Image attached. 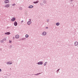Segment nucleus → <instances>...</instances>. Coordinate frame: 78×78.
I'll return each instance as SVG.
<instances>
[{"label":"nucleus","instance_id":"nucleus-22","mask_svg":"<svg viewBox=\"0 0 78 78\" xmlns=\"http://www.w3.org/2000/svg\"><path fill=\"white\" fill-rule=\"evenodd\" d=\"M21 22H22V23L23 22V21H21Z\"/></svg>","mask_w":78,"mask_h":78},{"label":"nucleus","instance_id":"nucleus-17","mask_svg":"<svg viewBox=\"0 0 78 78\" xmlns=\"http://www.w3.org/2000/svg\"><path fill=\"white\" fill-rule=\"evenodd\" d=\"M44 66H46V62L44 63Z\"/></svg>","mask_w":78,"mask_h":78},{"label":"nucleus","instance_id":"nucleus-6","mask_svg":"<svg viewBox=\"0 0 78 78\" xmlns=\"http://www.w3.org/2000/svg\"><path fill=\"white\" fill-rule=\"evenodd\" d=\"M78 44V42H77V41H76L74 43V45H76H76H77Z\"/></svg>","mask_w":78,"mask_h":78},{"label":"nucleus","instance_id":"nucleus-7","mask_svg":"<svg viewBox=\"0 0 78 78\" xmlns=\"http://www.w3.org/2000/svg\"><path fill=\"white\" fill-rule=\"evenodd\" d=\"M14 25L15 26H17V23L16 22V21L14 23Z\"/></svg>","mask_w":78,"mask_h":78},{"label":"nucleus","instance_id":"nucleus-19","mask_svg":"<svg viewBox=\"0 0 78 78\" xmlns=\"http://www.w3.org/2000/svg\"><path fill=\"white\" fill-rule=\"evenodd\" d=\"M22 8H20V10H22Z\"/></svg>","mask_w":78,"mask_h":78},{"label":"nucleus","instance_id":"nucleus-20","mask_svg":"<svg viewBox=\"0 0 78 78\" xmlns=\"http://www.w3.org/2000/svg\"><path fill=\"white\" fill-rule=\"evenodd\" d=\"M2 71V69H0V72Z\"/></svg>","mask_w":78,"mask_h":78},{"label":"nucleus","instance_id":"nucleus-13","mask_svg":"<svg viewBox=\"0 0 78 78\" xmlns=\"http://www.w3.org/2000/svg\"><path fill=\"white\" fill-rule=\"evenodd\" d=\"M56 25H57V26H58V25H59V23H56Z\"/></svg>","mask_w":78,"mask_h":78},{"label":"nucleus","instance_id":"nucleus-14","mask_svg":"<svg viewBox=\"0 0 78 78\" xmlns=\"http://www.w3.org/2000/svg\"><path fill=\"white\" fill-rule=\"evenodd\" d=\"M25 37H27H27H28V35H25Z\"/></svg>","mask_w":78,"mask_h":78},{"label":"nucleus","instance_id":"nucleus-15","mask_svg":"<svg viewBox=\"0 0 78 78\" xmlns=\"http://www.w3.org/2000/svg\"><path fill=\"white\" fill-rule=\"evenodd\" d=\"M38 3V1H37L36 2H34V3Z\"/></svg>","mask_w":78,"mask_h":78},{"label":"nucleus","instance_id":"nucleus-3","mask_svg":"<svg viewBox=\"0 0 78 78\" xmlns=\"http://www.w3.org/2000/svg\"><path fill=\"white\" fill-rule=\"evenodd\" d=\"M5 8H9V4H6L5 5Z\"/></svg>","mask_w":78,"mask_h":78},{"label":"nucleus","instance_id":"nucleus-24","mask_svg":"<svg viewBox=\"0 0 78 78\" xmlns=\"http://www.w3.org/2000/svg\"><path fill=\"white\" fill-rule=\"evenodd\" d=\"M48 20H47V21L48 22Z\"/></svg>","mask_w":78,"mask_h":78},{"label":"nucleus","instance_id":"nucleus-8","mask_svg":"<svg viewBox=\"0 0 78 78\" xmlns=\"http://www.w3.org/2000/svg\"><path fill=\"white\" fill-rule=\"evenodd\" d=\"M46 34H47L46 33H45V32H43V33H42V35H43V36H45L46 35Z\"/></svg>","mask_w":78,"mask_h":78},{"label":"nucleus","instance_id":"nucleus-4","mask_svg":"<svg viewBox=\"0 0 78 78\" xmlns=\"http://www.w3.org/2000/svg\"><path fill=\"white\" fill-rule=\"evenodd\" d=\"M5 34L6 35H9V34H11V33H10L9 32H8L5 33Z\"/></svg>","mask_w":78,"mask_h":78},{"label":"nucleus","instance_id":"nucleus-25","mask_svg":"<svg viewBox=\"0 0 78 78\" xmlns=\"http://www.w3.org/2000/svg\"><path fill=\"white\" fill-rule=\"evenodd\" d=\"M46 28H48V27H46Z\"/></svg>","mask_w":78,"mask_h":78},{"label":"nucleus","instance_id":"nucleus-16","mask_svg":"<svg viewBox=\"0 0 78 78\" xmlns=\"http://www.w3.org/2000/svg\"><path fill=\"white\" fill-rule=\"evenodd\" d=\"M9 42L10 43H11V40H9Z\"/></svg>","mask_w":78,"mask_h":78},{"label":"nucleus","instance_id":"nucleus-9","mask_svg":"<svg viewBox=\"0 0 78 78\" xmlns=\"http://www.w3.org/2000/svg\"><path fill=\"white\" fill-rule=\"evenodd\" d=\"M16 20V18L14 17H13L12 19L11 20L12 21H15Z\"/></svg>","mask_w":78,"mask_h":78},{"label":"nucleus","instance_id":"nucleus-2","mask_svg":"<svg viewBox=\"0 0 78 78\" xmlns=\"http://www.w3.org/2000/svg\"><path fill=\"white\" fill-rule=\"evenodd\" d=\"M9 2V0H5V3H8Z\"/></svg>","mask_w":78,"mask_h":78},{"label":"nucleus","instance_id":"nucleus-10","mask_svg":"<svg viewBox=\"0 0 78 78\" xmlns=\"http://www.w3.org/2000/svg\"><path fill=\"white\" fill-rule=\"evenodd\" d=\"M31 23V22L30 21H29L27 22V24L28 25H30Z\"/></svg>","mask_w":78,"mask_h":78},{"label":"nucleus","instance_id":"nucleus-18","mask_svg":"<svg viewBox=\"0 0 78 78\" xmlns=\"http://www.w3.org/2000/svg\"><path fill=\"white\" fill-rule=\"evenodd\" d=\"M40 73L37 74H35V75H39Z\"/></svg>","mask_w":78,"mask_h":78},{"label":"nucleus","instance_id":"nucleus-5","mask_svg":"<svg viewBox=\"0 0 78 78\" xmlns=\"http://www.w3.org/2000/svg\"><path fill=\"white\" fill-rule=\"evenodd\" d=\"M15 37L16 39H18L19 37V35H16L15 36Z\"/></svg>","mask_w":78,"mask_h":78},{"label":"nucleus","instance_id":"nucleus-11","mask_svg":"<svg viewBox=\"0 0 78 78\" xmlns=\"http://www.w3.org/2000/svg\"><path fill=\"white\" fill-rule=\"evenodd\" d=\"M29 8H33V5H30V6L29 7Z\"/></svg>","mask_w":78,"mask_h":78},{"label":"nucleus","instance_id":"nucleus-12","mask_svg":"<svg viewBox=\"0 0 78 78\" xmlns=\"http://www.w3.org/2000/svg\"><path fill=\"white\" fill-rule=\"evenodd\" d=\"M7 64H12V62H8L7 63Z\"/></svg>","mask_w":78,"mask_h":78},{"label":"nucleus","instance_id":"nucleus-21","mask_svg":"<svg viewBox=\"0 0 78 78\" xmlns=\"http://www.w3.org/2000/svg\"><path fill=\"white\" fill-rule=\"evenodd\" d=\"M14 5H16V4H14L12 5L13 6H14Z\"/></svg>","mask_w":78,"mask_h":78},{"label":"nucleus","instance_id":"nucleus-23","mask_svg":"<svg viewBox=\"0 0 78 78\" xmlns=\"http://www.w3.org/2000/svg\"><path fill=\"white\" fill-rule=\"evenodd\" d=\"M30 20V21H31V20L30 19V20Z\"/></svg>","mask_w":78,"mask_h":78},{"label":"nucleus","instance_id":"nucleus-1","mask_svg":"<svg viewBox=\"0 0 78 78\" xmlns=\"http://www.w3.org/2000/svg\"><path fill=\"white\" fill-rule=\"evenodd\" d=\"M38 65H42L43 64V63L42 62H40L37 63Z\"/></svg>","mask_w":78,"mask_h":78}]
</instances>
